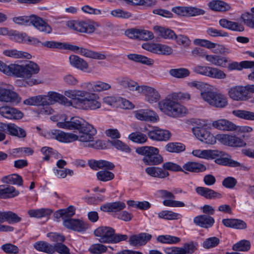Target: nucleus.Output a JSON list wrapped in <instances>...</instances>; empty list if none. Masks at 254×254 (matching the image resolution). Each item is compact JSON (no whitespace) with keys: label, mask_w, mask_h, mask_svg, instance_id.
Segmentation results:
<instances>
[{"label":"nucleus","mask_w":254,"mask_h":254,"mask_svg":"<svg viewBox=\"0 0 254 254\" xmlns=\"http://www.w3.org/2000/svg\"><path fill=\"white\" fill-rule=\"evenodd\" d=\"M13 75L18 77L28 79V80H19L16 82L18 85L22 83L24 85L28 84L30 86L41 83V81L37 79H29L32 75L37 74L40 71L39 66L35 62L31 61H28L24 65L15 64L12 66Z\"/></svg>","instance_id":"f257e3e1"},{"label":"nucleus","mask_w":254,"mask_h":254,"mask_svg":"<svg viewBox=\"0 0 254 254\" xmlns=\"http://www.w3.org/2000/svg\"><path fill=\"white\" fill-rule=\"evenodd\" d=\"M62 98L61 104L66 106H72L75 108L84 110H95L101 106V103L96 96H54Z\"/></svg>","instance_id":"f03ea898"},{"label":"nucleus","mask_w":254,"mask_h":254,"mask_svg":"<svg viewBox=\"0 0 254 254\" xmlns=\"http://www.w3.org/2000/svg\"><path fill=\"white\" fill-rule=\"evenodd\" d=\"M215 159V162L219 165L232 168L239 167L240 170L248 171L250 169L244 164L233 160L230 155L217 150H207V159Z\"/></svg>","instance_id":"7ed1b4c3"},{"label":"nucleus","mask_w":254,"mask_h":254,"mask_svg":"<svg viewBox=\"0 0 254 254\" xmlns=\"http://www.w3.org/2000/svg\"><path fill=\"white\" fill-rule=\"evenodd\" d=\"M159 109L168 116L179 118L187 113V109L173 98L166 97L158 102Z\"/></svg>","instance_id":"20e7f679"},{"label":"nucleus","mask_w":254,"mask_h":254,"mask_svg":"<svg viewBox=\"0 0 254 254\" xmlns=\"http://www.w3.org/2000/svg\"><path fill=\"white\" fill-rule=\"evenodd\" d=\"M135 152L139 155L143 156L142 162L147 166H155L163 162V157L159 154L158 148L149 146L138 147Z\"/></svg>","instance_id":"39448f33"},{"label":"nucleus","mask_w":254,"mask_h":254,"mask_svg":"<svg viewBox=\"0 0 254 254\" xmlns=\"http://www.w3.org/2000/svg\"><path fill=\"white\" fill-rule=\"evenodd\" d=\"M118 83L121 86L128 89L131 91H136L140 94L149 95L159 94L158 91L154 88L146 86L139 85L137 82L127 76H122L117 78Z\"/></svg>","instance_id":"423d86ee"},{"label":"nucleus","mask_w":254,"mask_h":254,"mask_svg":"<svg viewBox=\"0 0 254 254\" xmlns=\"http://www.w3.org/2000/svg\"><path fill=\"white\" fill-rule=\"evenodd\" d=\"M95 236L100 237L99 241L101 243H117L127 239L126 235L115 234V230L110 227L100 226L95 230Z\"/></svg>","instance_id":"0eeeda50"},{"label":"nucleus","mask_w":254,"mask_h":254,"mask_svg":"<svg viewBox=\"0 0 254 254\" xmlns=\"http://www.w3.org/2000/svg\"><path fill=\"white\" fill-rule=\"evenodd\" d=\"M13 21L20 25H28L29 23H32L38 30L46 33H51L52 31L51 27L41 18L38 16L15 17L13 18Z\"/></svg>","instance_id":"6e6552de"},{"label":"nucleus","mask_w":254,"mask_h":254,"mask_svg":"<svg viewBox=\"0 0 254 254\" xmlns=\"http://www.w3.org/2000/svg\"><path fill=\"white\" fill-rule=\"evenodd\" d=\"M62 98L54 96H31L25 100L23 103L30 106H44L52 105L58 102L61 104Z\"/></svg>","instance_id":"1a4fd4ad"},{"label":"nucleus","mask_w":254,"mask_h":254,"mask_svg":"<svg viewBox=\"0 0 254 254\" xmlns=\"http://www.w3.org/2000/svg\"><path fill=\"white\" fill-rule=\"evenodd\" d=\"M79 131V134L76 135L77 140L81 142H92L94 140L93 136L96 133V130L93 127L86 123Z\"/></svg>","instance_id":"9d476101"},{"label":"nucleus","mask_w":254,"mask_h":254,"mask_svg":"<svg viewBox=\"0 0 254 254\" xmlns=\"http://www.w3.org/2000/svg\"><path fill=\"white\" fill-rule=\"evenodd\" d=\"M219 139L221 143L233 147H242L245 146L246 143L241 138L234 135L223 134L220 136Z\"/></svg>","instance_id":"9b49d317"},{"label":"nucleus","mask_w":254,"mask_h":254,"mask_svg":"<svg viewBox=\"0 0 254 254\" xmlns=\"http://www.w3.org/2000/svg\"><path fill=\"white\" fill-rule=\"evenodd\" d=\"M126 34L130 38L144 41L150 40L154 38L152 32L146 30L131 29L127 30Z\"/></svg>","instance_id":"f8f14e48"},{"label":"nucleus","mask_w":254,"mask_h":254,"mask_svg":"<svg viewBox=\"0 0 254 254\" xmlns=\"http://www.w3.org/2000/svg\"><path fill=\"white\" fill-rule=\"evenodd\" d=\"M64 120H66L65 119ZM82 119L77 117H72L70 121L64 122H58L57 124V126L60 128H63L68 129H77L78 131L85 125Z\"/></svg>","instance_id":"ddd939ff"},{"label":"nucleus","mask_w":254,"mask_h":254,"mask_svg":"<svg viewBox=\"0 0 254 254\" xmlns=\"http://www.w3.org/2000/svg\"><path fill=\"white\" fill-rule=\"evenodd\" d=\"M67 25L69 28L79 32L91 33L95 30V27L92 24L84 21H68Z\"/></svg>","instance_id":"4468645a"},{"label":"nucleus","mask_w":254,"mask_h":254,"mask_svg":"<svg viewBox=\"0 0 254 254\" xmlns=\"http://www.w3.org/2000/svg\"><path fill=\"white\" fill-rule=\"evenodd\" d=\"M64 225L67 229L77 232L85 231L88 228V225L79 219L68 218L63 222Z\"/></svg>","instance_id":"2eb2a0df"},{"label":"nucleus","mask_w":254,"mask_h":254,"mask_svg":"<svg viewBox=\"0 0 254 254\" xmlns=\"http://www.w3.org/2000/svg\"><path fill=\"white\" fill-rule=\"evenodd\" d=\"M212 126L215 128L224 131H235L238 127L233 122L223 119L213 121Z\"/></svg>","instance_id":"dca6fc26"},{"label":"nucleus","mask_w":254,"mask_h":254,"mask_svg":"<svg viewBox=\"0 0 254 254\" xmlns=\"http://www.w3.org/2000/svg\"><path fill=\"white\" fill-rule=\"evenodd\" d=\"M147 134L150 139L157 141H167L171 136V133L169 130L158 127L149 131Z\"/></svg>","instance_id":"f3484780"},{"label":"nucleus","mask_w":254,"mask_h":254,"mask_svg":"<svg viewBox=\"0 0 254 254\" xmlns=\"http://www.w3.org/2000/svg\"><path fill=\"white\" fill-rule=\"evenodd\" d=\"M0 114L5 118L13 120L20 119L23 116L21 111L8 106L0 107Z\"/></svg>","instance_id":"a211bd4d"},{"label":"nucleus","mask_w":254,"mask_h":254,"mask_svg":"<svg viewBox=\"0 0 254 254\" xmlns=\"http://www.w3.org/2000/svg\"><path fill=\"white\" fill-rule=\"evenodd\" d=\"M83 88H86L89 92H100L108 90L111 88L110 84L100 81L92 84L90 82L84 83L81 85Z\"/></svg>","instance_id":"6ab92c4d"},{"label":"nucleus","mask_w":254,"mask_h":254,"mask_svg":"<svg viewBox=\"0 0 254 254\" xmlns=\"http://www.w3.org/2000/svg\"><path fill=\"white\" fill-rule=\"evenodd\" d=\"M51 136L60 141L63 142H70L77 140L76 134L73 133H66L60 130H53L51 131Z\"/></svg>","instance_id":"aec40b11"},{"label":"nucleus","mask_w":254,"mask_h":254,"mask_svg":"<svg viewBox=\"0 0 254 254\" xmlns=\"http://www.w3.org/2000/svg\"><path fill=\"white\" fill-rule=\"evenodd\" d=\"M151 238L152 236L150 234L142 233L131 236L129 239V243L133 246H142L145 245Z\"/></svg>","instance_id":"412c9836"},{"label":"nucleus","mask_w":254,"mask_h":254,"mask_svg":"<svg viewBox=\"0 0 254 254\" xmlns=\"http://www.w3.org/2000/svg\"><path fill=\"white\" fill-rule=\"evenodd\" d=\"M21 218L18 216L15 213L11 211H0V223L6 221L9 224H14L20 222Z\"/></svg>","instance_id":"4be33fe9"},{"label":"nucleus","mask_w":254,"mask_h":254,"mask_svg":"<svg viewBox=\"0 0 254 254\" xmlns=\"http://www.w3.org/2000/svg\"><path fill=\"white\" fill-rule=\"evenodd\" d=\"M219 23L222 27L232 31L242 32L244 30V27L242 24L230 21L225 18L220 19Z\"/></svg>","instance_id":"5701e85b"},{"label":"nucleus","mask_w":254,"mask_h":254,"mask_svg":"<svg viewBox=\"0 0 254 254\" xmlns=\"http://www.w3.org/2000/svg\"><path fill=\"white\" fill-rule=\"evenodd\" d=\"M89 166L93 170H97L105 168L108 170H113L115 165L113 163L105 160H91L88 161Z\"/></svg>","instance_id":"b1692460"},{"label":"nucleus","mask_w":254,"mask_h":254,"mask_svg":"<svg viewBox=\"0 0 254 254\" xmlns=\"http://www.w3.org/2000/svg\"><path fill=\"white\" fill-rule=\"evenodd\" d=\"M126 207V204L122 201H116L108 203L100 207V209L104 212H116L124 209Z\"/></svg>","instance_id":"393cba45"},{"label":"nucleus","mask_w":254,"mask_h":254,"mask_svg":"<svg viewBox=\"0 0 254 254\" xmlns=\"http://www.w3.org/2000/svg\"><path fill=\"white\" fill-rule=\"evenodd\" d=\"M4 56L14 59H31L32 56L28 53L16 49H9L3 51Z\"/></svg>","instance_id":"a878e982"},{"label":"nucleus","mask_w":254,"mask_h":254,"mask_svg":"<svg viewBox=\"0 0 254 254\" xmlns=\"http://www.w3.org/2000/svg\"><path fill=\"white\" fill-rule=\"evenodd\" d=\"M222 223L227 227L237 229H245L247 228V224L243 220L237 219H224Z\"/></svg>","instance_id":"bb28decb"},{"label":"nucleus","mask_w":254,"mask_h":254,"mask_svg":"<svg viewBox=\"0 0 254 254\" xmlns=\"http://www.w3.org/2000/svg\"><path fill=\"white\" fill-rule=\"evenodd\" d=\"M75 208L70 205L65 209H60L54 214V216L55 218L58 219L62 218L64 221L68 218H70L75 214Z\"/></svg>","instance_id":"cd10ccee"},{"label":"nucleus","mask_w":254,"mask_h":254,"mask_svg":"<svg viewBox=\"0 0 254 254\" xmlns=\"http://www.w3.org/2000/svg\"><path fill=\"white\" fill-rule=\"evenodd\" d=\"M210 8L216 11H226L230 9L231 6L227 3L219 0H213L208 3Z\"/></svg>","instance_id":"c85d7f7f"},{"label":"nucleus","mask_w":254,"mask_h":254,"mask_svg":"<svg viewBox=\"0 0 254 254\" xmlns=\"http://www.w3.org/2000/svg\"><path fill=\"white\" fill-rule=\"evenodd\" d=\"M70 64L81 70H85L88 67L87 63L77 56L71 55L69 58Z\"/></svg>","instance_id":"c756f323"},{"label":"nucleus","mask_w":254,"mask_h":254,"mask_svg":"<svg viewBox=\"0 0 254 254\" xmlns=\"http://www.w3.org/2000/svg\"><path fill=\"white\" fill-rule=\"evenodd\" d=\"M153 29L156 34L165 39H174L175 36L173 30L164 27L155 26Z\"/></svg>","instance_id":"7c9ffc66"},{"label":"nucleus","mask_w":254,"mask_h":254,"mask_svg":"<svg viewBox=\"0 0 254 254\" xmlns=\"http://www.w3.org/2000/svg\"><path fill=\"white\" fill-rule=\"evenodd\" d=\"M169 74L176 78L184 79L190 75V71L186 68H172L169 71Z\"/></svg>","instance_id":"2f4dec72"},{"label":"nucleus","mask_w":254,"mask_h":254,"mask_svg":"<svg viewBox=\"0 0 254 254\" xmlns=\"http://www.w3.org/2000/svg\"><path fill=\"white\" fill-rule=\"evenodd\" d=\"M207 49L210 50L212 52L216 54H224L225 53L228 54L230 53L229 49L224 45L213 43L208 40H207Z\"/></svg>","instance_id":"473e14b6"},{"label":"nucleus","mask_w":254,"mask_h":254,"mask_svg":"<svg viewBox=\"0 0 254 254\" xmlns=\"http://www.w3.org/2000/svg\"><path fill=\"white\" fill-rule=\"evenodd\" d=\"M6 129L10 135L19 137H25L26 135V131L23 128L17 127L14 124H6Z\"/></svg>","instance_id":"72a5a7b5"},{"label":"nucleus","mask_w":254,"mask_h":254,"mask_svg":"<svg viewBox=\"0 0 254 254\" xmlns=\"http://www.w3.org/2000/svg\"><path fill=\"white\" fill-rule=\"evenodd\" d=\"M207 102L210 105L218 108H223L227 105V101L224 96H209Z\"/></svg>","instance_id":"f704fd0d"},{"label":"nucleus","mask_w":254,"mask_h":254,"mask_svg":"<svg viewBox=\"0 0 254 254\" xmlns=\"http://www.w3.org/2000/svg\"><path fill=\"white\" fill-rule=\"evenodd\" d=\"M34 248L38 251L48 254H54L53 245L45 241H39L35 243Z\"/></svg>","instance_id":"c9c22d12"},{"label":"nucleus","mask_w":254,"mask_h":254,"mask_svg":"<svg viewBox=\"0 0 254 254\" xmlns=\"http://www.w3.org/2000/svg\"><path fill=\"white\" fill-rule=\"evenodd\" d=\"M19 192L12 187L8 186L2 189L0 188V194L1 198L6 199L14 197L19 194Z\"/></svg>","instance_id":"e433bc0d"},{"label":"nucleus","mask_w":254,"mask_h":254,"mask_svg":"<svg viewBox=\"0 0 254 254\" xmlns=\"http://www.w3.org/2000/svg\"><path fill=\"white\" fill-rule=\"evenodd\" d=\"M2 182L4 183L17 185L20 186L23 185V180L22 177L16 174L4 176L2 178Z\"/></svg>","instance_id":"4c0bfd02"},{"label":"nucleus","mask_w":254,"mask_h":254,"mask_svg":"<svg viewBox=\"0 0 254 254\" xmlns=\"http://www.w3.org/2000/svg\"><path fill=\"white\" fill-rule=\"evenodd\" d=\"M127 57L130 60L148 65L153 64L154 63L153 60L140 55L135 54H129L127 55Z\"/></svg>","instance_id":"58836bf2"},{"label":"nucleus","mask_w":254,"mask_h":254,"mask_svg":"<svg viewBox=\"0 0 254 254\" xmlns=\"http://www.w3.org/2000/svg\"><path fill=\"white\" fill-rule=\"evenodd\" d=\"M53 211L49 208H41L39 209H31L28 211L30 217L40 218L51 215Z\"/></svg>","instance_id":"ea45409f"},{"label":"nucleus","mask_w":254,"mask_h":254,"mask_svg":"<svg viewBox=\"0 0 254 254\" xmlns=\"http://www.w3.org/2000/svg\"><path fill=\"white\" fill-rule=\"evenodd\" d=\"M232 114L239 118L244 120L254 121V113L246 110H236L232 111Z\"/></svg>","instance_id":"a19ab883"},{"label":"nucleus","mask_w":254,"mask_h":254,"mask_svg":"<svg viewBox=\"0 0 254 254\" xmlns=\"http://www.w3.org/2000/svg\"><path fill=\"white\" fill-rule=\"evenodd\" d=\"M166 150L172 153H180L185 150V145L180 142H170L166 146Z\"/></svg>","instance_id":"79ce46f5"},{"label":"nucleus","mask_w":254,"mask_h":254,"mask_svg":"<svg viewBox=\"0 0 254 254\" xmlns=\"http://www.w3.org/2000/svg\"><path fill=\"white\" fill-rule=\"evenodd\" d=\"M183 168L187 171L192 172H198L205 170L203 165L194 162H189L185 164Z\"/></svg>","instance_id":"37998d69"},{"label":"nucleus","mask_w":254,"mask_h":254,"mask_svg":"<svg viewBox=\"0 0 254 254\" xmlns=\"http://www.w3.org/2000/svg\"><path fill=\"white\" fill-rule=\"evenodd\" d=\"M207 61L215 65L222 67L225 66L226 64L228 62L227 58H221L216 55H207Z\"/></svg>","instance_id":"c03bdc74"},{"label":"nucleus","mask_w":254,"mask_h":254,"mask_svg":"<svg viewBox=\"0 0 254 254\" xmlns=\"http://www.w3.org/2000/svg\"><path fill=\"white\" fill-rule=\"evenodd\" d=\"M251 247V243L249 240H242L234 244L232 249L235 251L247 252Z\"/></svg>","instance_id":"a18cd8bd"},{"label":"nucleus","mask_w":254,"mask_h":254,"mask_svg":"<svg viewBox=\"0 0 254 254\" xmlns=\"http://www.w3.org/2000/svg\"><path fill=\"white\" fill-rule=\"evenodd\" d=\"M135 117L139 120L144 121H154L156 120L155 117L149 114L144 110H140L135 112Z\"/></svg>","instance_id":"49530a36"},{"label":"nucleus","mask_w":254,"mask_h":254,"mask_svg":"<svg viewBox=\"0 0 254 254\" xmlns=\"http://www.w3.org/2000/svg\"><path fill=\"white\" fill-rule=\"evenodd\" d=\"M229 95H247V85L246 86H235L229 89Z\"/></svg>","instance_id":"de8ad7c7"},{"label":"nucleus","mask_w":254,"mask_h":254,"mask_svg":"<svg viewBox=\"0 0 254 254\" xmlns=\"http://www.w3.org/2000/svg\"><path fill=\"white\" fill-rule=\"evenodd\" d=\"M128 138L133 142L140 144L144 143L147 140V136L140 132H132L129 135Z\"/></svg>","instance_id":"09e8293b"},{"label":"nucleus","mask_w":254,"mask_h":254,"mask_svg":"<svg viewBox=\"0 0 254 254\" xmlns=\"http://www.w3.org/2000/svg\"><path fill=\"white\" fill-rule=\"evenodd\" d=\"M192 131L195 136L201 141L204 142L206 139L205 137L206 132V125H204L202 127H194L192 128Z\"/></svg>","instance_id":"8fccbe9b"},{"label":"nucleus","mask_w":254,"mask_h":254,"mask_svg":"<svg viewBox=\"0 0 254 254\" xmlns=\"http://www.w3.org/2000/svg\"><path fill=\"white\" fill-rule=\"evenodd\" d=\"M207 76L218 79H223L226 77L225 73L222 70L211 67H207Z\"/></svg>","instance_id":"3c124183"},{"label":"nucleus","mask_w":254,"mask_h":254,"mask_svg":"<svg viewBox=\"0 0 254 254\" xmlns=\"http://www.w3.org/2000/svg\"><path fill=\"white\" fill-rule=\"evenodd\" d=\"M157 240L161 243L175 244L179 242L180 239L170 235H161L157 237Z\"/></svg>","instance_id":"603ef678"},{"label":"nucleus","mask_w":254,"mask_h":254,"mask_svg":"<svg viewBox=\"0 0 254 254\" xmlns=\"http://www.w3.org/2000/svg\"><path fill=\"white\" fill-rule=\"evenodd\" d=\"M97 177L101 181L107 182L113 179L114 175L111 172L102 170L97 173Z\"/></svg>","instance_id":"864d4df0"},{"label":"nucleus","mask_w":254,"mask_h":254,"mask_svg":"<svg viewBox=\"0 0 254 254\" xmlns=\"http://www.w3.org/2000/svg\"><path fill=\"white\" fill-rule=\"evenodd\" d=\"M12 86L7 84L0 85V95H18Z\"/></svg>","instance_id":"5fc2aeb1"},{"label":"nucleus","mask_w":254,"mask_h":254,"mask_svg":"<svg viewBox=\"0 0 254 254\" xmlns=\"http://www.w3.org/2000/svg\"><path fill=\"white\" fill-rule=\"evenodd\" d=\"M109 143L113 146L118 149H120L123 151L129 153L130 152L131 149L127 144L123 143L119 140H112L109 141Z\"/></svg>","instance_id":"6e6d98bb"},{"label":"nucleus","mask_w":254,"mask_h":254,"mask_svg":"<svg viewBox=\"0 0 254 254\" xmlns=\"http://www.w3.org/2000/svg\"><path fill=\"white\" fill-rule=\"evenodd\" d=\"M158 216L161 218L167 220H176L178 219L180 215L171 211H162L158 214Z\"/></svg>","instance_id":"4d7b16f0"},{"label":"nucleus","mask_w":254,"mask_h":254,"mask_svg":"<svg viewBox=\"0 0 254 254\" xmlns=\"http://www.w3.org/2000/svg\"><path fill=\"white\" fill-rule=\"evenodd\" d=\"M107 248L100 244H93L91 246L89 251L93 254H101L106 252Z\"/></svg>","instance_id":"13d9d810"},{"label":"nucleus","mask_w":254,"mask_h":254,"mask_svg":"<svg viewBox=\"0 0 254 254\" xmlns=\"http://www.w3.org/2000/svg\"><path fill=\"white\" fill-rule=\"evenodd\" d=\"M47 237L51 241L56 243L55 244H60L65 240V238L63 235L57 233H49L47 234Z\"/></svg>","instance_id":"bf43d9fd"},{"label":"nucleus","mask_w":254,"mask_h":254,"mask_svg":"<svg viewBox=\"0 0 254 254\" xmlns=\"http://www.w3.org/2000/svg\"><path fill=\"white\" fill-rule=\"evenodd\" d=\"M241 17L246 25L254 28V14L246 13L242 14Z\"/></svg>","instance_id":"052dcab7"},{"label":"nucleus","mask_w":254,"mask_h":254,"mask_svg":"<svg viewBox=\"0 0 254 254\" xmlns=\"http://www.w3.org/2000/svg\"><path fill=\"white\" fill-rule=\"evenodd\" d=\"M111 14L114 17L122 18H128L131 16L130 13L121 9L113 10L111 11Z\"/></svg>","instance_id":"680f3d73"},{"label":"nucleus","mask_w":254,"mask_h":254,"mask_svg":"<svg viewBox=\"0 0 254 254\" xmlns=\"http://www.w3.org/2000/svg\"><path fill=\"white\" fill-rule=\"evenodd\" d=\"M163 169L171 171H182L184 172L182 168L179 165L173 162H168L164 163L162 165Z\"/></svg>","instance_id":"e2e57ef3"},{"label":"nucleus","mask_w":254,"mask_h":254,"mask_svg":"<svg viewBox=\"0 0 254 254\" xmlns=\"http://www.w3.org/2000/svg\"><path fill=\"white\" fill-rule=\"evenodd\" d=\"M186 16H193L205 13L204 10L193 7H186Z\"/></svg>","instance_id":"0e129e2a"},{"label":"nucleus","mask_w":254,"mask_h":254,"mask_svg":"<svg viewBox=\"0 0 254 254\" xmlns=\"http://www.w3.org/2000/svg\"><path fill=\"white\" fill-rule=\"evenodd\" d=\"M20 96H0V101L9 103L11 105H16L20 102Z\"/></svg>","instance_id":"69168bd1"},{"label":"nucleus","mask_w":254,"mask_h":254,"mask_svg":"<svg viewBox=\"0 0 254 254\" xmlns=\"http://www.w3.org/2000/svg\"><path fill=\"white\" fill-rule=\"evenodd\" d=\"M1 249L7 254H17L19 252L18 247L11 244H6L1 246Z\"/></svg>","instance_id":"338daca9"},{"label":"nucleus","mask_w":254,"mask_h":254,"mask_svg":"<svg viewBox=\"0 0 254 254\" xmlns=\"http://www.w3.org/2000/svg\"><path fill=\"white\" fill-rule=\"evenodd\" d=\"M54 253L55 252L60 254H70L69 249L64 244H55L53 245Z\"/></svg>","instance_id":"774afa93"}]
</instances>
